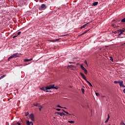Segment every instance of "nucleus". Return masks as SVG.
<instances>
[{
  "mask_svg": "<svg viewBox=\"0 0 125 125\" xmlns=\"http://www.w3.org/2000/svg\"><path fill=\"white\" fill-rule=\"evenodd\" d=\"M58 89V86H54V84H51L49 86L41 88V90L45 91V92H51V91L48 90V89Z\"/></svg>",
  "mask_w": 125,
  "mask_h": 125,
  "instance_id": "1",
  "label": "nucleus"
},
{
  "mask_svg": "<svg viewBox=\"0 0 125 125\" xmlns=\"http://www.w3.org/2000/svg\"><path fill=\"white\" fill-rule=\"evenodd\" d=\"M20 54H18V53L14 54L8 59V61H9L10 59H12V58H16V57H19V56H20Z\"/></svg>",
  "mask_w": 125,
  "mask_h": 125,
  "instance_id": "2",
  "label": "nucleus"
},
{
  "mask_svg": "<svg viewBox=\"0 0 125 125\" xmlns=\"http://www.w3.org/2000/svg\"><path fill=\"white\" fill-rule=\"evenodd\" d=\"M47 6L44 4H42L41 5V7H39L40 10H44V9H45Z\"/></svg>",
  "mask_w": 125,
  "mask_h": 125,
  "instance_id": "3",
  "label": "nucleus"
},
{
  "mask_svg": "<svg viewBox=\"0 0 125 125\" xmlns=\"http://www.w3.org/2000/svg\"><path fill=\"white\" fill-rule=\"evenodd\" d=\"M30 119H31V121L34 122L35 121V116L33 114H31L29 116Z\"/></svg>",
  "mask_w": 125,
  "mask_h": 125,
  "instance_id": "4",
  "label": "nucleus"
},
{
  "mask_svg": "<svg viewBox=\"0 0 125 125\" xmlns=\"http://www.w3.org/2000/svg\"><path fill=\"white\" fill-rule=\"evenodd\" d=\"M33 105L35 106V107H41V108H42V106H41L39 103L34 104Z\"/></svg>",
  "mask_w": 125,
  "mask_h": 125,
  "instance_id": "5",
  "label": "nucleus"
},
{
  "mask_svg": "<svg viewBox=\"0 0 125 125\" xmlns=\"http://www.w3.org/2000/svg\"><path fill=\"white\" fill-rule=\"evenodd\" d=\"M26 124L27 125H34V123L32 122L26 121Z\"/></svg>",
  "mask_w": 125,
  "mask_h": 125,
  "instance_id": "6",
  "label": "nucleus"
},
{
  "mask_svg": "<svg viewBox=\"0 0 125 125\" xmlns=\"http://www.w3.org/2000/svg\"><path fill=\"white\" fill-rule=\"evenodd\" d=\"M32 60H33V59H25L24 60V62H29V61H32Z\"/></svg>",
  "mask_w": 125,
  "mask_h": 125,
  "instance_id": "7",
  "label": "nucleus"
},
{
  "mask_svg": "<svg viewBox=\"0 0 125 125\" xmlns=\"http://www.w3.org/2000/svg\"><path fill=\"white\" fill-rule=\"evenodd\" d=\"M118 83H119V85H120V86H122V85L124 84V82H123V81H119Z\"/></svg>",
  "mask_w": 125,
  "mask_h": 125,
  "instance_id": "8",
  "label": "nucleus"
},
{
  "mask_svg": "<svg viewBox=\"0 0 125 125\" xmlns=\"http://www.w3.org/2000/svg\"><path fill=\"white\" fill-rule=\"evenodd\" d=\"M56 114H58V115H59L60 116H61V117H62L63 113L62 112H56Z\"/></svg>",
  "mask_w": 125,
  "mask_h": 125,
  "instance_id": "9",
  "label": "nucleus"
},
{
  "mask_svg": "<svg viewBox=\"0 0 125 125\" xmlns=\"http://www.w3.org/2000/svg\"><path fill=\"white\" fill-rule=\"evenodd\" d=\"M109 119H110V115H109V114H108L107 115V118L106 120V121H105V123H108V121H109Z\"/></svg>",
  "mask_w": 125,
  "mask_h": 125,
  "instance_id": "10",
  "label": "nucleus"
},
{
  "mask_svg": "<svg viewBox=\"0 0 125 125\" xmlns=\"http://www.w3.org/2000/svg\"><path fill=\"white\" fill-rule=\"evenodd\" d=\"M97 4H98V2H97V1H95L93 3V5L94 6L97 5Z\"/></svg>",
  "mask_w": 125,
  "mask_h": 125,
  "instance_id": "11",
  "label": "nucleus"
},
{
  "mask_svg": "<svg viewBox=\"0 0 125 125\" xmlns=\"http://www.w3.org/2000/svg\"><path fill=\"white\" fill-rule=\"evenodd\" d=\"M88 24V23H86V24H84L83 26H81V29H83V28H85V26H87V24Z\"/></svg>",
  "mask_w": 125,
  "mask_h": 125,
  "instance_id": "12",
  "label": "nucleus"
},
{
  "mask_svg": "<svg viewBox=\"0 0 125 125\" xmlns=\"http://www.w3.org/2000/svg\"><path fill=\"white\" fill-rule=\"evenodd\" d=\"M111 26H112V27H113L114 28H117V27H119V26H117L114 23H112Z\"/></svg>",
  "mask_w": 125,
  "mask_h": 125,
  "instance_id": "13",
  "label": "nucleus"
},
{
  "mask_svg": "<svg viewBox=\"0 0 125 125\" xmlns=\"http://www.w3.org/2000/svg\"><path fill=\"white\" fill-rule=\"evenodd\" d=\"M81 69H82V70H83V71H84L85 70H86L85 68H84V67H83V65H81Z\"/></svg>",
  "mask_w": 125,
  "mask_h": 125,
  "instance_id": "14",
  "label": "nucleus"
},
{
  "mask_svg": "<svg viewBox=\"0 0 125 125\" xmlns=\"http://www.w3.org/2000/svg\"><path fill=\"white\" fill-rule=\"evenodd\" d=\"M6 76V74H4L2 76L0 77V80H1V79H3L5 76Z\"/></svg>",
  "mask_w": 125,
  "mask_h": 125,
  "instance_id": "15",
  "label": "nucleus"
},
{
  "mask_svg": "<svg viewBox=\"0 0 125 125\" xmlns=\"http://www.w3.org/2000/svg\"><path fill=\"white\" fill-rule=\"evenodd\" d=\"M74 67H75V66L73 65H68L67 68H74Z\"/></svg>",
  "mask_w": 125,
  "mask_h": 125,
  "instance_id": "16",
  "label": "nucleus"
},
{
  "mask_svg": "<svg viewBox=\"0 0 125 125\" xmlns=\"http://www.w3.org/2000/svg\"><path fill=\"white\" fill-rule=\"evenodd\" d=\"M125 29H124V30H123L122 29L118 30V32H121V33H122V34L123 33H124V32H125Z\"/></svg>",
  "mask_w": 125,
  "mask_h": 125,
  "instance_id": "17",
  "label": "nucleus"
},
{
  "mask_svg": "<svg viewBox=\"0 0 125 125\" xmlns=\"http://www.w3.org/2000/svg\"><path fill=\"white\" fill-rule=\"evenodd\" d=\"M80 75L81 76H82V78H84V77H85V76L84 75V74H83V73H80Z\"/></svg>",
  "mask_w": 125,
  "mask_h": 125,
  "instance_id": "18",
  "label": "nucleus"
},
{
  "mask_svg": "<svg viewBox=\"0 0 125 125\" xmlns=\"http://www.w3.org/2000/svg\"><path fill=\"white\" fill-rule=\"evenodd\" d=\"M120 125H125V124L124 123V121H122L120 123Z\"/></svg>",
  "mask_w": 125,
  "mask_h": 125,
  "instance_id": "19",
  "label": "nucleus"
},
{
  "mask_svg": "<svg viewBox=\"0 0 125 125\" xmlns=\"http://www.w3.org/2000/svg\"><path fill=\"white\" fill-rule=\"evenodd\" d=\"M59 40H60V39H56L55 40H53L52 41H53V42H58V41H59Z\"/></svg>",
  "mask_w": 125,
  "mask_h": 125,
  "instance_id": "20",
  "label": "nucleus"
},
{
  "mask_svg": "<svg viewBox=\"0 0 125 125\" xmlns=\"http://www.w3.org/2000/svg\"><path fill=\"white\" fill-rule=\"evenodd\" d=\"M84 74H85V75L87 74V70L86 69L85 70H83Z\"/></svg>",
  "mask_w": 125,
  "mask_h": 125,
  "instance_id": "21",
  "label": "nucleus"
},
{
  "mask_svg": "<svg viewBox=\"0 0 125 125\" xmlns=\"http://www.w3.org/2000/svg\"><path fill=\"white\" fill-rule=\"evenodd\" d=\"M121 22L125 23V18L122 20Z\"/></svg>",
  "mask_w": 125,
  "mask_h": 125,
  "instance_id": "22",
  "label": "nucleus"
},
{
  "mask_svg": "<svg viewBox=\"0 0 125 125\" xmlns=\"http://www.w3.org/2000/svg\"><path fill=\"white\" fill-rule=\"evenodd\" d=\"M81 91H82V92L83 93H84V89H83V88H81Z\"/></svg>",
  "mask_w": 125,
  "mask_h": 125,
  "instance_id": "23",
  "label": "nucleus"
},
{
  "mask_svg": "<svg viewBox=\"0 0 125 125\" xmlns=\"http://www.w3.org/2000/svg\"><path fill=\"white\" fill-rule=\"evenodd\" d=\"M68 123H69L70 124H74V121H68Z\"/></svg>",
  "mask_w": 125,
  "mask_h": 125,
  "instance_id": "24",
  "label": "nucleus"
},
{
  "mask_svg": "<svg viewBox=\"0 0 125 125\" xmlns=\"http://www.w3.org/2000/svg\"><path fill=\"white\" fill-rule=\"evenodd\" d=\"M64 113H66V115H70V116L71 115V114H69V113L67 111H64Z\"/></svg>",
  "mask_w": 125,
  "mask_h": 125,
  "instance_id": "25",
  "label": "nucleus"
},
{
  "mask_svg": "<svg viewBox=\"0 0 125 125\" xmlns=\"http://www.w3.org/2000/svg\"><path fill=\"white\" fill-rule=\"evenodd\" d=\"M83 80H84V81H86L87 80H86V77L85 76V77H83Z\"/></svg>",
  "mask_w": 125,
  "mask_h": 125,
  "instance_id": "26",
  "label": "nucleus"
},
{
  "mask_svg": "<svg viewBox=\"0 0 125 125\" xmlns=\"http://www.w3.org/2000/svg\"><path fill=\"white\" fill-rule=\"evenodd\" d=\"M114 83H119V81H115L114 82Z\"/></svg>",
  "mask_w": 125,
  "mask_h": 125,
  "instance_id": "27",
  "label": "nucleus"
},
{
  "mask_svg": "<svg viewBox=\"0 0 125 125\" xmlns=\"http://www.w3.org/2000/svg\"><path fill=\"white\" fill-rule=\"evenodd\" d=\"M84 63H85V64H86V65L87 66L88 65V64H87V61H84Z\"/></svg>",
  "mask_w": 125,
  "mask_h": 125,
  "instance_id": "28",
  "label": "nucleus"
},
{
  "mask_svg": "<svg viewBox=\"0 0 125 125\" xmlns=\"http://www.w3.org/2000/svg\"><path fill=\"white\" fill-rule=\"evenodd\" d=\"M96 96H99L100 94L98 93H96Z\"/></svg>",
  "mask_w": 125,
  "mask_h": 125,
  "instance_id": "29",
  "label": "nucleus"
},
{
  "mask_svg": "<svg viewBox=\"0 0 125 125\" xmlns=\"http://www.w3.org/2000/svg\"><path fill=\"white\" fill-rule=\"evenodd\" d=\"M20 34H21V32H18L17 34H18V36H19V35H20Z\"/></svg>",
  "mask_w": 125,
  "mask_h": 125,
  "instance_id": "30",
  "label": "nucleus"
},
{
  "mask_svg": "<svg viewBox=\"0 0 125 125\" xmlns=\"http://www.w3.org/2000/svg\"><path fill=\"white\" fill-rule=\"evenodd\" d=\"M57 107H58L59 108H63V107H62L61 106L58 105L57 106Z\"/></svg>",
  "mask_w": 125,
  "mask_h": 125,
  "instance_id": "31",
  "label": "nucleus"
},
{
  "mask_svg": "<svg viewBox=\"0 0 125 125\" xmlns=\"http://www.w3.org/2000/svg\"><path fill=\"white\" fill-rule=\"evenodd\" d=\"M28 115H29V112H26L25 114V116L27 117V116H28Z\"/></svg>",
  "mask_w": 125,
  "mask_h": 125,
  "instance_id": "32",
  "label": "nucleus"
},
{
  "mask_svg": "<svg viewBox=\"0 0 125 125\" xmlns=\"http://www.w3.org/2000/svg\"><path fill=\"white\" fill-rule=\"evenodd\" d=\"M88 31H89V30H86V31H85V32H84V34H86V33H87V32H88Z\"/></svg>",
  "mask_w": 125,
  "mask_h": 125,
  "instance_id": "33",
  "label": "nucleus"
},
{
  "mask_svg": "<svg viewBox=\"0 0 125 125\" xmlns=\"http://www.w3.org/2000/svg\"><path fill=\"white\" fill-rule=\"evenodd\" d=\"M121 87H125V85H124V84L121 85Z\"/></svg>",
  "mask_w": 125,
  "mask_h": 125,
  "instance_id": "34",
  "label": "nucleus"
},
{
  "mask_svg": "<svg viewBox=\"0 0 125 125\" xmlns=\"http://www.w3.org/2000/svg\"><path fill=\"white\" fill-rule=\"evenodd\" d=\"M89 85H90V86H92V84H91V83H88Z\"/></svg>",
  "mask_w": 125,
  "mask_h": 125,
  "instance_id": "35",
  "label": "nucleus"
},
{
  "mask_svg": "<svg viewBox=\"0 0 125 125\" xmlns=\"http://www.w3.org/2000/svg\"><path fill=\"white\" fill-rule=\"evenodd\" d=\"M57 111H61V109L60 108H57L56 109Z\"/></svg>",
  "mask_w": 125,
  "mask_h": 125,
  "instance_id": "36",
  "label": "nucleus"
},
{
  "mask_svg": "<svg viewBox=\"0 0 125 125\" xmlns=\"http://www.w3.org/2000/svg\"><path fill=\"white\" fill-rule=\"evenodd\" d=\"M69 64H74L75 62H69Z\"/></svg>",
  "mask_w": 125,
  "mask_h": 125,
  "instance_id": "37",
  "label": "nucleus"
},
{
  "mask_svg": "<svg viewBox=\"0 0 125 125\" xmlns=\"http://www.w3.org/2000/svg\"><path fill=\"white\" fill-rule=\"evenodd\" d=\"M87 83L89 84L90 82H89L88 81H87V80L85 81Z\"/></svg>",
  "mask_w": 125,
  "mask_h": 125,
  "instance_id": "38",
  "label": "nucleus"
},
{
  "mask_svg": "<svg viewBox=\"0 0 125 125\" xmlns=\"http://www.w3.org/2000/svg\"><path fill=\"white\" fill-rule=\"evenodd\" d=\"M87 83L89 84L90 82H89L88 81H87V80L85 81Z\"/></svg>",
  "mask_w": 125,
  "mask_h": 125,
  "instance_id": "39",
  "label": "nucleus"
},
{
  "mask_svg": "<svg viewBox=\"0 0 125 125\" xmlns=\"http://www.w3.org/2000/svg\"><path fill=\"white\" fill-rule=\"evenodd\" d=\"M121 35H123L122 32H121L120 34H119L118 36H121Z\"/></svg>",
  "mask_w": 125,
  "mask_h": 125,
  "instance_id": "40",
  "label": "nucleus"
},
{
  "mask_svg": "<svg viewBox=\"0 0 125 125\" xmlns=\"http://www.w3.org/2000/svg\"><path fill=\"white\" fill-rule=\"evenodd\" d=\"M62 116H66V114H65V113H64L63 112H62Z\"/></svg>",
  "mask_w": 125,
  "mask_h": 125,
  "instance_id": "41",
  "label": "nucleus"
},
{
  "mask_svg": "<svg viewBox=\"0 0 125 125\" xmlns=\"http://www.w3.org/2000/svg\"><path fill=\"white\" fill-rule=\"evenodd\" d=\"M17 124H18V125H21V124L20 123H19V122H17Z\"/></svg>",
  "mask_w": 125,
  "mask_h": 125,
  "instance_id": "42",
  "label": "nucleus"
},
{
  "mask_svg": "<svg viewBox=\"0 0 125 125\" xmlns=\"http://www.w3.org/2000/svg\"><path fill=\"white\" fill-rule=\"evenodd\" d=\"M16 37H17V36H15L13 38V39H15V38H16Z\"/></svg>",
  "mask_w": 125,
  "mask_h": 125,
  "instance_id": "43",
  "label": "nucleus"
},
{
  "mask_svg": "<svg viewBox=\"0 0 125 125\" xmlns=\"http://www.w3.org/2000/svg\"><path fill=\"white\" fill-rule=\"evenodd\" d=\"M42 107H40V108H39V110H40V111H41L42 110H41V109H42Z\"/></svg>",
  "mask_w": 125,
  "mask_h": 125,
  "instance_id": "44",
  "label": "nucleus"
},
{
  "mask_svg": "<svg viewBox=\"0 0 125 125\" xmlns=\"http://www.w3.org/2000/svg\"><path fill=\"white\" fill-rule=\"evenodd\" d=\"M62 112H64V113H65V110H64V109H62Z\"/></svg>",
  "mask_w": 125,
  "mask_h": 125,
  "instance_id": "45",
  "label": "nucleus"
},
{
  "mask_svg": "<svg viewBox=\"0 0 125 125\" xmlns=\"http://www.w3.org/2000/svg\"><path fill=\"white\" fill-rule=\"evenodd\" d=\"M123 92L125 94V89H124Z\"/></svg>",
  "mask_w": 125,
  "mask_h": 125,
  "instance_id": "46",
  "label": "nucleus"
},
{
  "mask_svg": "<svg viewBox=\"0 0 125 125\" xmlns=\"http://www.w3.org/2000/svg\"><path fill=\"white\" fill-rule=\"evenodd\" d=\"M84 34H85V33H84V32H83V33L82 34V36H83V35H84Z\"/></svg>",
  "mask_w": 125,
  "mask_h": 125,
  "instance_id": "47",
  "label": "nucleus"
},
{
  "mask_svg": "<svg viewBox=\"0 0 125 125\" xmlns=\"http://www.w3.org/2000/svg\"><path fill=\"white\" fill-rule=\"evenodd\" d=\"M110 60H111V61H112L113 62V59L112 58L110 59Z\"/></svg>",
  "mask_w": 125,
  "mask_h": 125,
  "instance_id": "48",
  "label": "nucleus"
},
{
  "mask_svg": "<svg viewBox=\"0 0 125 125\" xmlns=\"http://www.w3.org/2000/svg\"><path fill=\"white\" fill-rule=\"evenodd\" d=\"M65 35H62V37H65Z\"/></svg>",
  "mask_w": 125,
  "mask_h": 125,
  "instance_id": "49",
  "label": "nucleus"
},
{
  "mask_svg": "<svg viewBox=\"0 0 125 125\" xmlns=\"http://www.w3.org/2000/svg\"><path fill=\"white\" fill-rule=\"evenodd\" d=\"M63 109H67L66 107H63Z\"/></svg>",
  "mask_w": 125,
  "mask_h": 125,
  "instance_id": "50",
  "label": "nucleus"
},
{
  "mask_svg": "<svg viewBox=\"0 0 125 125\" xmlns=\"http://www.w3.org/2000/svg\"><path fill=\"white\" fill-rule=\"evenodd\" d=\"M115 21V20H114V21Z\"/></svg>",
  "mask_w": 125,
  "mask_h": 125,
  "instance_id": "51",
  "label": "nucleus"
}]
</instances>
